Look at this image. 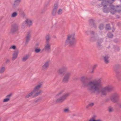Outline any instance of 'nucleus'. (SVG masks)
Returning <instances> with one entry per match:
<instances>
[{
	"label": "nucleus",
	"mask_w": 121,
	"mask_h": 121,
	"mask_svg": "<svg viewBox=\"0 0 121 121\" xmlns=\"http://www.w3.org/2000/svg\"><path fill=\"white\" fill-rule=\"evenodd\" d=\"M34 93V92L32 91L30 93L26 95L25 96V98H27L31 96H32V97L33 98L34 97H33V96L34 95H33Z\"/></svg>",
	"instance_id": "obj_22"
},
{
	"label": "nucleus",
	"mask_w": 121,
	"mask_h": 121,
	"mask_svg": "<svg viewBox=\"0 0 121 121\" xmlns=\"http://www.w3.org/2000/svg\"><path fill=\"white\" fill-rule=\"evenodd\" d=\"M46 40V43H50L49 42L51 39V37L49 34L46 35L45 37Z\"/></svg>",
	"instance_id": "obj_21"
},
{
	"label": "nucleus",
	"mask_w": 121,
	"mask_h": 121,
	"mask_svg": "<svg viewBox=\"0 0 121 121\" xmlns=\"http://www.w3.org/2000/svg\"><path fill=\"white\" fill-rule=\"evenodd\" d=\"M94 20L92 19H90L89 22V23L90 25L92 26L95 28H96V26L95 24L94 23Z\"/></svg>",
	"instance_id": "obj_20"
},
{
	"label": "nucleus",
	"mask_w": 121,
	"mask_h": 121,
	"mask_svg": "<svg viewBox=\"0 0 121 121\" xmlns=\"http://www.w3.org/2000/svg\"><path fill=\"white\" fill-rule=\"evenodd\" d=\"M85 34L86 35H89L90 34V31H87L86 32H85Z\"/></svg>",
	"instance_id": "obj_46"
},
{
	"label": "nucleus",
	"mask_w": 121,
	"mask_h": 121,
	"mask_svg": "<svg viewBox=\"0 0 121 121\" xmlns=\"http://www.w3.org/2000/svg\"><path fill=\"white\" fill-rule=\"evenodd\" d=\"M51 45L50 43H46L44 45V49L45 51L47 52H49L51 50Z\"/></svg>",
	"instance_id": "obj_9"
},
{
	"label": "nucleus",
	"mask_w": 121,
	"mask_h": 121,
	"mask_svg": "<svg viewBox=\"0 0 121 121\" xmlns=\"http://www.w3.org/2000/svg\"><path fill=\"white\" fill-rule=\"evenodd\" d=\"M18 53V51H14V52L12 58V60L13 61L15 60L17 58Z\"/></svg>",
	"instance_id": "obj_17"
},
{
	"label": "nucleus",
	"mask_w": 121,
	"mask_h": 121,
	"mask_svg": "<svg viewBox=\"0 0 121 121\" xmlns=\"http://www.w3.org/2000/svg\"><path fill=\"white\" fill-rule=\"evenodd\" d=\"M92 71H91V72H90L91 73H93L94 72V70H92Z\"/></svg>",
	"instance_id": "obj_56"
},
{
	"label": "nucleus",
	"mask_w": 121,
	"mask_h": 121,
	"mask_svg": "<svg viewBox=\"0 0 121 121\" xmlns=\"http://www.w3.org/2000/svg\"><path fill=\"white\" fill-rule=\"evenodd\" d=\"M69 93H67L57 99L56 101V103H62L64 102L69 95Z\"/></svg>",
	"instance_id": "obj_6"
},
{
	"label": "nucleus",
	"mask_w": 121,
	"mask_h": 121,
	"mask_svg": "<svg viewBox=\"0 0 121 121\" xmlns=\"http://www.w3.org/2000/svg\"><path fill=\"white\" fill-rule=\"evenodd\" d=\"M42 85V83H39L38 85L35 86L34 88L33 91L35 92L36 91H38L41 88Z\"/></svg>",
	"instance_id": "obj_18"
},
{
	"label": "nucleus",
	"mask_w": 121,
	"mask_h": 121,
	"mask_svg": "<svg viewBox=\"0 0 121 121\" xmlns=\"http://www.w3.org/2000/svg\"><path fill=\"white\" fill-rule=\"evenodd\" d=\"M21 0H15L12 6L13 8L15 9L19 5Z\"/></svg>",
	"instance_id": "obj_13"
},
{
	"label": "nucleus",
	"mask_w": 121,
	"mask_h": 121,
	"mask_svg": "<svg viewBox=\"0 0 121 121\" xmlns=\"http://www.w3.org/2000/svg\"><path fill=\"white\" fill-rule=\"evenodd\" d=\"M115 50L117 51H119L120 50V49L118 47H117L116 48Z\"/></svg>",
	"instance_id": "obj_50"
},
{
	"label": "nucleus",
	"mask_w": 121,
	"mask_h": 121,
	"mask_svg": "<svg viewBox=\"0 0 121 121\" xmlns=\"http://www.w3.org/2000/svg\"><path fill=\"white\" fill-rule=\"evenodd\" d=\"M103 39L102 38H100L98 39L97 40V43H101L103 41Z\"/></svg>",
	"instance_id": "obj_36"
},
{
	"label": "nucleus",
	"mask_w": 121,
	"mask_h": 121,
	"mask_svg": "<svg viewBox=\"0 0 121 121\" xmlns=\"http://www.w3.org/2000/svg\"><path fill=\"white\" fill-rule=\"evenodd\" d=\"M58 4L56 3L54 4V7L53 9L56 10L58 8Z\"/></svg>",
	"instance_id": "obj_38"
},
{
	"label": "nucleus",
	"mask_w": 121,
	"mask_h": 121,
	"mask_svg": "<svg viewBox=\"0 0 121 121\" xmlns=\"http://www.w3.org/2000/svg\"><path fill=\"white\" fill-rule=\"evenodd\" d=\"M113 35L110 32H109L107 34V36L109 38H112L113 36Z\"/></svg>",
	"instance_id": "obj_32"
},
{
	"label": "nucleus",
	"mask_w": 121,
	"mask_h": 121,
	"mask_svg": "<svg viewBox=\"0 0 121 121\" xmlns=\"http://www.w3.org/2000/svg\"><path fill=\"white\" fill-rule=\"evenodd\" d=\"M114 1V0H107L103 1L101 2V4L102 5L106 4L107 5H109V6L110 5L112 4Z\"/></svg>",
	"instance_id": "obj_11"
},
{
	"label": "nucleus",
	"mask_w": 121,
	"mask_h": 121,
	"mask_svg": "<svg viewBox=\"0 0 121 121\" xmlns=\"http://www.w3.org/2000/svg\"><path fill=\"white\" fill-rule=\"evenodd\" d=\"M17 10L20 13H21L22 12V9L21 8H17Z\"/></svg>",
	"instance_id": "obj_45"
},
{
	"label": "nucleus",
	"mask_w": 121,
	"mask_h": 121,
	"mask_svg": "<svg viewBox=\"0 0 121 121\" xmlns=\"http://www.w3.org/2000/svg\"><path fill=\"white\" fill-rule=\"evenodd\" d=\"M49 66V62L47 61L44 64V65L42 67V69L43 70H47Z\"/></svg>",
	"instance_id": "obj_15"
},
{
	"label": "nucleus",
	"mask_w": 121,
	"mask_h": 121,
	"mask_svg": "<svg viewBox=\"0 0 121 121\" xmlns=\"http://www.w3.org/2000/svg\"><path fill=\"white\" fill-rule=\"evenodd\" d=\"M25 22H26V23L29 26H30L32 24V22L31 20L28 19H26Z\"/></svg>",
	"instance_id": "obj_23"
},
{
	"label": "nucleus",
	"mask_w": 121,
	"mask_h": 121,
	"mask_svg": "<svg viewBox=\"0 0 121 121\" xmlns=\"http://www.w3.org/2000/svg\"><path fill=\"white\" fill-rule=\"evenodd\" d=\"M16 48V47L15 45H13L12 46H11L9 49H15Z\"/></svg>",
	"instance_id": "obj_44"
},
{
	"label": "nucleus",
	"mask_w": 121,
	"mask_h": 121,
	"mask_svg": "<svg viewBox=\"0 0 121 121\" xmlns=\"http://www.w3.org/2000/svg\"><path fill=\"white\" fill-rule=\"evenodd\" d=\"M69 111V110L68 108L65 109L64 111V112H68Z\"/></svg>",
	"instance_id": "obj_42"
},
{
	"label": "nucleus",
	"mask_w": 121,
	"mask_h": 121,
	"mask_svg": "<svg viewBox=\"0 0 121 121\" xmlns=\"http://www.w3.org/2000/svg\"><path fill=\"white\" fill-rule=\"evenodd\" d=\"M39 99H38L34 101V102L35 103H36L38 102H39Z\"/></svg>",
	"instance_id": "obj_52"
},
{
	"label": "nucleus",
	"mask_w": 121,
	"mask_h": 121,
	"mask_svg": "<svg viewBox=\"0 0 121 121\" xmlns=\"http://www.w3.org/2000/svg\"><path fill=\"white\" fill-rule=\"evenodd\" d=\"M38 45H39V44L38 43L36 44L35 46V47H37V46H38Z\"/></svg>",
	"instance_id": "obj_58"
},
{
	"label": "nucleus",
	"mask_w": 121,
	"mask_h": 121,
	"mask_svg": "<svg viewBox=\"0 0 121 121\" xmlns=\"http://www.w3.org/2000/svg\"><path fill=\"white\" fill-rule=\"evenodd\" d=\"M10 100V99L9 98H7L4 99L3 100V102H8Z\"/></svg>",
	"instance_id": "obj_40"
},
{
	"label": "nucleus",
	"mask_w": 121,
	"mask_h": 121,
	"mask_svg": "<svg viewBox=\"0 0 121 121\" xmlns=\"http://www.w3.org/2000/svg\"><path fill=\"white\" fill-rule=\"evenodd\" d=\"M107 92H110L113 89V87L111 85L108 86L104 87Z\"/></svg>",
	"instance_id": "obj_16"
},
{
	"label": "nucleus",
	"mask_w": 121,
	"mask_h": 121,
	"mask_svg": "<svg viewBox=\"0 0 121 121\" xmlns=\"http://www.w3.org/2000/svg\"><path fill=\"white\" fill-rule=\"evenodd\" d=\"M12 94H10L9 95H7L6 96V97L10 98L11 97V96H12Z\"/></svg>",
	"instance_id": "obj_49"
},
{
	"label": "nucleus",
	"mask_w": 121,
	"mask_h": 121,
	"mask_svg": "<svg viewBox=\"0 0 121 121\" xmlns=\"http://www.w3.org/2000/svg\"><path fill=\"white\" fill-rule=\"evenodd\" d=\"M10 62V60H9V59H7L5 63L6 64H8V63Z\"/></svg>",
	"instance_id": "obj_51"
},
{
	"label": "nucleus",
	"mask_w": 121,
	"mask_h": 121,
	"mask_svg": "<svg viewBox=\"0 0 121 121\" xmlns=\"http://www.w3.org/2000/svg\"><path fill=\"white\" fill-rule=\"evenodd\" d=\"M106 29L107 30H109L111 29V28L109 24H106Z\"/></svg>",
	"instance_id": "obj_33"
},
{
	"label": "nucleus",
	"mask_w": 121,
	"mask_h": 121,
	"mask_svg": "<svg viewBox=\"0 0 121 121\" xmlns=\"http://www.w3.org/2000/svg\"><path fill=\"white\" fill-rule=\"evenodd\" d=\"M109 58V56L108 55H106L103 56L104 60V62L106 64H108L109 63V61L108 59Z\"/></svg>",
	"instance_id": "obj_19"
},
{
	"label": "nucleus",
	"mask_w": 121,
	"mask_h": 121,
	"mask_svg": "<svg viewBox=\"0 0 121 121\" xmlns=\"http://www.w3.org/2000/svg\"><path fill=\"white\" fill-rule=\"evenodd\" d=\"M116 105H118V108H121V102L119 103H117Z\"/></svg>",
	"instance_id": "obj_43"
},
{
	"label": "nucleus",
	"mask_w": 121,
	"mask_h": 121,
	"mask_svg": "<svg viewBox=\"0 0 121 121\" xmlns=\"http://www.w3.org/2000/svg\"><path fill=\"white\" fill-rule=\"evenodd\" d=\"M110 8V12L111 13L114 14L117 12L119 13L121 12V6L120 5L116 6L115 7L112 4L109 5Z\"/></svg>",
	"instance_id": "obj_3"
},
{
	"label": "nucleus",
	"mask_w": 121,
	"mask_h": 121,
	"mask_svg": "<svg viewBox=\"0 0 121 121\" xmlns=\"http://www.w3.org/2000/svg\"><path fill=\"white\" fill-rule=\"evenodd\" d=\"M17 15V12H14L11 14V17H12L13 18L16 17Z\"/></svg>",
	"instance_id": "obj_30"
},
{
	"label": "nucleus",
	"mask_w": 121,
	"mask_h": 121,
	"mask_svg": "<svg viewBox=\"0 0 121 121\" xmlns=\"http://www.w3.org/2000/svg\"><path fill=\"white\" fill-rule=\"evenodd\" d=\"M95 121H102L100 119H98V120H95Z\"/></svg>",
	"instance_id": "obj_55"
},
{
	"label": "nucleus",
	"mask_w": 121,
	"mask_h": 121,
	"mask_svg": "<svg viewBox=\"0 0 121 121\" xmlns=\"http://www.w3.org/2000/svg\"><path fill=\"white\" fill-rule=\"evenodd\" d=\"M90 40L91 42H94L96 40V38L94 36L91 37L90 39Z\"/></svg>",
	"instance_id": "obj_29"
},
{
	"label": "nucleus",
	"mask_w": 121,
	"mask_h": 121,
	"mask_svg": "<svg viewBox=\"0 0 121 121\" xmlns=\"http://www.w3.org/2000/svg\"><path fill=\"white\" fill-rule=\"evenodd\" d=\"M31 36V34L29 32L27 33L26 35V38L25 44H27L30 40V38Z\"/></svg>",
	"instance_id": "obj_14"
},
{
	"label": "nucleus",
	"mask_w": 121,
	"mask_h": 121,
	"mask_svg": "<svg viewBox=\"0 0 121 121\" xmlns=\"http://www.w3.org/2000/svg\"><path fill=\"white\" fill-rule=\"evenodd\" d=\"M89 121H95V120H91L90 119Z\"/></svg>",
	"instance_id": "obj_57"
},
{
	"label": "nucleus",
	"mask_w": 121,
	"mask_h": 121,
	"mask_svg": "<svg viewBox=\"0 0 121 121\" xmlns=\"http://www.w3.org/2000/svg\"><path fill=\"white\" fill-rule=\"evenodd\" d=\"M18 25L16 24H13L12 26L11 31L13 33H14L18 30Z\"/></svg>",
	"instance_id": "obj_10"
},
{
	"label": "nucleus",
	"mask_w": 121,
	"mask_h": 121,
	"mask_svg": "<svg viewBox=\"0 0 121 121\" xmlns=\"http://www.w3.org/2000/svg\"><path fill=\"white\" fill-rule=\"evenodd\" d=\"M120 67L118 65H115L113 66V69L117 74V77L118 79L119 80H121V75L118 74L121 72V70L120 69Z\"/></svg>",
	"instance_id": "obj_7"
},
{
	"label": "nucleus",
	"mask_w": 121,
	"mask_h": 121,
	"mask_svg": "<svg viewBox=\"0 0 121 121\" xmlns=\"http://www.w3.org/2000/svg\"><path fill=\"white\" fill-rule=\"evenodd\" d=\"M77 41L75 36V34L73 33L67 35L65 42V44L70 47H73L75 46Z\"/></svg>",
	"instance_id": "obj_2"
},
{
	"label": "nucleus",
	"mask_w": 121,
	"mask_h": 121,
	"mask_svg": "<svg viewBox=\"0 0 121 121\" xmlns=\"http://www.w3.org/2000/svg\"><path fill=\"white\" fill-rule=\"evenodd\" d=\"M64 92V91L63 90H62L60 91L57 95L58 96L59 95H61Z\"/></svg>",
	"instance_id": "obj_41"
},
{
	"label": "nucleus",
	"mask_w": 121,
	"mask_h": 121,
	"mask_svg": "<svg viewBox=\"0 0 121 121\" xmlns=\"http://www.w3.org/2000/svg\"><path fill=\"white\" fill-rule=\"evenodd\" d=\"M94 105V104L93 103H91L89 104L86 106V108H88L89 107H91L93 106Z\"/></svg>",
	"instance_id": "obj_28"
},
{
	"label": "nucleus",
	"mask_w": 121,
	"mask_h": 121,
	"mask_svg": "<svg viewBox=\"0 0 121 121\" xmlns=\"http://www.w3.org/2000/svg\"><path fill=\"white\" fill-rule=\"evenodd\" d=\"M97 66V64H95L92 67V70H94V69L96 68Z\"/></svg>",
	"instance_id": "obj_47"
},
{
	"label": "nucleus",
	"mask_w": 121,
	"mask_h": 121,
	"mask_svg": "<svg viewBox=\"0 0 121 121\" xmlns=\"http://www.w3.org/2000/svg\"><path fill=\"white\" fill-rule=\"evenodd\" d=\"M67 69V66H63L58 70L57 73L60 76L63 75L64 73L66 71Z\"/></svg>",
	"instance_id": "obj_8"
},
{
	"label": "nucleus",
	"mask_w": 121,
	"mask_h": 121,
	"mask_svg": "<svg viewBox=\"0 0 121 121\" xmlns=\"http://www.w3.org/2000/svg\"><path fill=\"white\" fill-rule=\"evenodd\" d=\"M102 5L103 6L102 9V10L105 13H108L109 12H110V7L109 9L107 6V5L106 4H105V5ZM109 7H110V6Z\"/></svg>",
	"instance_id": "obj_12"
},
{
	"label": "nucleus",
	"mask_w": 121,
	"mask_h": 121,
	"mask_svg": "<svg viewBox=\"0 0 121 121\" xmlns=\"http://www.w3.org/2000/svg\"><path fill=\"white\" fill-rule=\"evenodd\" d=\"M72 75V73L69 72H66L64 75L62 79V82L64 83H67L69 81Z\"/></svg>",
	"instance_id": "obj_5"
},
{
	"label": "nucleus",
	"mask_w": 121,
	"mask_h": 121,
	"mask_svg": "<svg viewBox=\"0 0 121 121\" xmlns=\"http://www.w3.org/2000/svg\"><path fill=\"white\" fill-rule=\"evenodd\" d=\"M62 13V10L60 9H59L57 12V14L58 15L61 14Z\"/></svg>",
	"instance_id": "obj_37"
},
{
	"label": "nucleus",
	"mask_w": 121,
	"mask_h": 121,
	"mask_svg": "<svg viewBox=\"0 0 121 121\" xmlns=\"http://www.w3.org/2000/svg\"><path fill=\"white\" fill-rule=\"evenodd\" d=\"M41 51V49L40 48H37L35 50V52L36 53H38Z\"/></svg>",
	"instance_id": "obj_39"
},
{
	"label": "nucleus",
	"mask_w": 121,
	"mask_h": 121,
	"mask_svg": "<svg viewBox=\"0 0 121 121\" xmlns=\"http://www.w3.org/2000/svg\"><path fill=\"white\" fill-rule=\"evenodd\" d=\"M80 80L82 86L84 87H87V90L91 93L96 92L98 94L100 92L102 96H105L107 95V92L104 87L101 89L100 91L102 86L100 79L89 81L88 78L83 76L81 78Z\"/></svg>",
	"instance_id": "obj_1"
},
{
	"label": "nucleus",
	"mask_w": 121,
	"mask_h": 121,
	"mask_svg": "<svg viewBox=\"0 0 121 121\" xmlns=\"http://www.w3.org/2000/svg\"><path fill=\"white\" fill-rule=\"evenodd\" d=\"M1 77L0 76V78H1Z\"/></svg>",
	"instance_id": "obj_60"
},
{
	"label": "nucleus",
	"mask_w": 121,
	"mask_h": 121,
	"mask_svg": "<svg viewBox=\"0 0 121 121\" xmlns=\"http://www.w3.org/2000/svg\"><path fill=\"white\" fill-rule=\"evenodd\" d=\"M95 115H94L90 119H91V120H95Z\"/></svg>",
	"instance_id": "obj_53"
},
{
	"label": "nucleus",
	"mask_w": 121,
	"mask_h": 121,
	"mask_svg": "<svg viewBox=\"0 0 121 121\" xmlns=\"http://www.w3.org/2000/svg\"><path fill=\"white\" fill-rule=\"evenodd\" d=\"M56 10L53 9L52 11V14L53 16H54L56 14Z\"/></svg>",
	"instance_id": "obj_35"
},
{
	"label": "nucleus",
	"mask_w": 121,
	"mask_h": 121,
	"mask_svg": "<svg viewBox=\"0 0 121 121\" xmlns=\"http://www.w3.org/2000/svg\"><path fill=\"white\" fill-rule=\"evenodd\" d=\"M43 91L41 90H39V91L37 92L33 96V97H35L37 96L40 95L41 94Z\"/></svg>",
	"instance_id": "obj_24"
},
{
	"label": "nucleus",
	"mask_w": 121,
	"mask_h": 121,
	"mask_svg": "<svg viewBox=\"0 0 121 121\" xmlns=\"http://www.w3.org/2000/svg\"><path fill=\"white\" fill-rule=\"evenodd\" d=\"M29 56L28 55H26L25 56H24L22 60L23 61H25L29 58Z\"/></svg>",
	"instance_id": "obj_25"
},
{
	"label": "nucleus",
	"mask_w": 121,
	"mask_h": 121,
	"mask_svg": "<svg viewBox=\"0 0 121 121\" xmlns=\"http://www.w3.org/2000/svg\"><path fill=\"white\" fill-rule=\"evenodd\" d=\"M108 111L109 112L111 113L112 112L114 111L113 108L111 106H109L108 107Z\"/></svg>",
	"instance_id": "obj_27"
},
{
	"label": "nucleus",
	"mask_w": 121,
	"mask_h": 121,
	"mask_svg": "<svg viewBox=\"0 0 121 121\" xmlns=\"http://www.w3.org/2000/svg\"><path fill=\"white\" fill-rule=\"evenodd\" d=\"M120 95L118 93L115 92L112 94L110 97V99L112 102L115 103L118 102Z\"/></svg>",
	"instance_id": "obj_4"
},
{
	"label": "nucleus",
	"mask_w": 121,
	"mask_h": 121,
	"mask_svg": "<svg viewBox=\"0 0 121 121\" xmlns=\"http://www.w3.org/2000/svg\"><path fill=\"white\" fill-rule=\"evenodd\" d=\"M99 1H103V0L104 1V0H99Z\"/></svg>",
	"instance_id": "obj_59"
},
{
	"label": "nucleus",
	"mask_w": 121,
	"mask_h": 121,
	"mask_svg": "<svg viewBox=\"0 0 121 121\" xmlns=\"http://www.w3.org/2000/svg\"><path fill=\"white\" fill-rule=\"evenodd\" d=\"M5 70V68L4 67H2L1 68L0 70V73H3Z\"/></svg>",
	"instance_id": "obj_31"
},
{
	"label": "nucleus",
	"mask_w": 121,
	"mask_h": 121,
	"mask_svg": "<svg viewBox=\"0 0 121 121\" xmlns=\"http://www.w3.org/2000/svg\"><path fill=\"white\" fill-rule=\"evenodd\" d=\"M101 5H102L101 4H99L98 5V7L99 8L100 7H101Z\"/></svg>",
	"instance_id": "obj_54"
},
{
	"label": "nucleus",
	"mask_w": 121,
	"mask_h": 121,
	"mask_svg": "<svg viewBox=\"0 0 121 121\" xmlns=\"http://www.w3.org/2000/svg\"><path fill=\"white\" fill-rule=\"evenodd\" d=\"M96 46L97 48L99 49H101L102 48V46L101 45V43H97Z\"/></svg>",
	"instance_id": "obj_26"
},
{
	"label": "nucleus",
	"mask_w": 121,
	"mask_h": 121,
	"mask_svg": "<svg viewBox=\"0 0 121 121\" xmlns=\"http://www.w3.org/2000/svg\"><path fill=\"white\" fill-rule=\"evenodd\" d=\"M90 34L92 35L94 34L95 32L94 31L90 30Z\"/></svg>",
	"instance_id": "obj_48"
},
{
	"label": "nucleus",
	"mask_w": 121,
	"mask_h": 121,
	"mask_svg": "<svg viewBox=\"0 0 121 121\" xmlns=\"http://www.w3.org/2000/svg\"><path fill=\"white\" fill-rule=\"evenodd\" d=\"M104 25L103 24H100L99 26V29L100 30L103 29L104 27Z\"/></svg>",
	"instance_id": "obj_34"
}]
</instances>
